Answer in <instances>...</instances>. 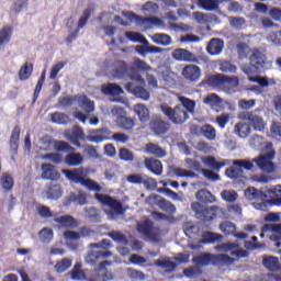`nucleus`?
Masks as SVG:
<instances>
[{"mask_svg": "<svg viewBox=\"0 0 281 281\" xmlns=\"http://www.w3.org/2000/svg\"><path fill=\"white\" fill-rule=\"evenodd\" d=\"M180 104L175 108L162 103L159 105V111L168 119L172 124H186L190 120V113H194L196 109V101L188 99L187 97L178 98Z\"/></svg>", "mask_w": 281, "mask_h": 281, "instance_id": "obj_1", "label": "nucleus"}, {"mask_svg": "<svg viewBox=\"0 0 281 281\" xmlns=\"http://www.w3.org/2000/svg\"><path fill=\"white\" fill-rule=\"evenodd\" d=\"M115 78H128L142 82V59L134 57L133 63L126 64L124 60H117L114 68Z\"/></svg>", "mask_w": 281, "mask_h": 281, "instance_id": "obj_2", "label": "nucleus"}, {"mask_svg": "<svg viewBox=\"0 0 281 281\" xmlns=\"http://www.w3.org/2000/svg\"><path fill=\"white\" fill-rule=\"evenodd\" d=\"M192 262L198 267H210V265H213V267H232V265L236 262V259L225 254L214 255L210 252H202L193 257Z\"/></svg>", "mask_w": 281, "mask_h": 281, "instance_id": "obj_3", "label": "nucleus"}, {"mask_svg": "<svg viewBox=\"0 0 281 281\" xmlns=\"http://www.w3.org/2000/svg\"><path fill=\"white\" fill-rule=\"evenodd\" d=\"M263 153L265 154L254 158L252 161H255L257 168H259L261 172L271 175L276 172V164L273 162V159H276V149H273V143H267Z\"/></svg>", "mask_w": 281, "mask_h": 281, "instance_id": "obj_4", "label": "nucleus"}, {"mask_svg": "<svg viewBox=\"0 0 281 281\" xmlns=\"http://www.w3.org/2000/svg\"><path fill=\"white\" fill-rule=\"evenodd\" d=\"M263 153L265 154L254 158L252 161H255L257 168H259L261 172L271 175L276 172V164L273 162V159H276V149H273V143H267Z\"/></svg>", "mask_w": 281, "mask_h": 281, "instance_id": "obj_5", "label": "nucleus"}, {"mask_svg": "<svg viewBox=\"0 0 281 281\" xmlns=\"http://www.w3.org/2000/svg\"><path fill=\"white\" fill-rule=\"evenodd\" d=\"M232 85L235 87L238 85V77L216 74L207 76L201 81L200 87H212V89H222V91H227V89H232Z\"/></svg>", "mask_w": 281, "mask_h": 281, "instance_id": "obj_6", "label": "nucleus"}, {"mask_svg": "<svg viewBox=\"0 0 281 281\" xmlns=\"http://www.w3.org/2000/svg\"><path fill=\"white\" fill-rule=\"evenodd\" d=\"M94 199H97V201H99V203L102 205L110 207V211H108V216L111 218H115V216H123V214L126 212V209H124L122 202L111 195L95 193Z\"/></svg>", "mask_w": 281, "mask_h": 281, "instance_id": "obj_7", "label": "nucleus"}, {"mask_svg": "<svg viewBox=\"0 0 281 281\" xmlns=\"http://www.w3.org/2000/svg\"><path fill=\"white\" fill-rule=\"evenodd\" d=\"M191 209L195 212L196 217L204 223H210L223 214V209L220 206L203 207L199 202H193Z\"/></svg>", "mask_w": 281, "mask_h": 281, "instance_id": "obj_8", "label": "nucleus"}, {"mask_svg": "<svg viewBox=\"0 0 281 281\" xmlns=\"http://www.w3.org/2000/svg\"><path fill=\"white\" fill-rule=\"evenodd\" d=\"M113 256V252L111 250L105 251H89L87 256L85 257V260L87 265H90V267H98L100 269H106V267L111 266V261H106V258H111ZM105 260V261H102Z\"/></svg>", "mask_w": 281, "mask_h": 281, "instance_id": "obj_9", "label": "nucleus"}, {"mask_svg": "<svg viewBox=\"0 0 281 281\" xmlns=\"http://www.w3.org/2000/svg\"><path fill=\"white\" fill-rule=\"evenodd\" d=\"M249 66L244 68V71L249 76L255 71H260V69H265L267 67V54L261 52L260 49H254L249 55Z\"/></svg>", "mask_w": 281, "mask_h": 281, "instance_id": "obj_10", "label": "nucleus"}, {"mask_svg": "<svg viewBox=\"0 0 281 281\" xmlns=\"http://www.w3.org/2000/svg\"><path fill=\"white\" fill-rule=\"evenodd\" d=\"M237 117L238 120L249 122L254 131H258L259 133H262V131H265V127L267 126V124L265 123V119H262V116L258 115L254 111L239 112Z\"/></svg>", "mask_w": 281, "mask_h": 281, "instance_id": "obj_11", "label": "nucleus"}, {"mask_svg": "<svg viewBox=\"0 0 281 281\" xmlns=\"http://www.w3.org/2000/svg\"><path fill=\"white\" fill-rule=\"evenodd\" d=\"M111 113L112 115H117L115 122L119 128H122L123 131H133V128H135V120L124 115V113H126L124 108L114 106L112 108Z\"/></svg>", "mask_w": 281, "mask_h": 281, "instance_id": "obj_12", "label": "nucleus"}, {"mask_svg": "<svg viewBox=\"0 0 281 281\" xmlns=\"http://www.w3.org/2000/svg\"><path fill=\"white\" fill-rule=\"evenodd\" d=\"M171 56L175 60H178V63H195V65H202L205 63V60L196 55H194L192 52L186 49V48H176Z\"/></svg>", "mask_w": 281, "mask_h": 281, "instance_id": "obj_13", "label": "nucleus"}, {"mask_svg": "<svg viewBox=\"0 0 281 281\" xmlns=\"http://www.w3.org/2000/svg\"><path fill=\"white\" fill-rule=\"evenodd\" d=\"M142 234L145 240H148L149 243H159L161 231L159 227H155L153 222L144 221L142 223Z\"/></svg>", "mask_w": 281, "mask_h": 281, "instance_id": "obj_14", "label": "nucleus"}, {"mask_svg": "<svg viewBox=\"0 0 281 281\" xmlns=\"http://www.w3.org/2000/svg\"><path fill=\"white\" fill-rule=\"evenodd\" d=\"M147 205H150V207H155V205H158L160 210H164V212H177V207L171 202L167 201L164 198H160L157 194H151L146 199Z\"/></svg>", "mask_w": 281, "mask_h": 281, "instance_id": "obj_15", "label": "nucleus"}, {"mask_svg": "<svg viewBox=\"0 0 281 281\" xmlns=\"http://www.w3.org/2000/svg\"><path fill=\"white\" fill-rule=\"evenodd\" d=\"M93 133H97V134L87 136L88 142H92L94 144H101V142L113 139V132H111L109 127L94 130Z\"/></svg>", "mask_w": 281, "mask_h": 281, "instance_id": "obj_16", "label": "nucleus"}, {"mask_svg": "<svg viewBox=\"0 0 281 281\" xmlns=\"http://www.w3.org/2000/svg\"><path fill=\"white\" fill-rule=\"evenodd\" d=\"M182 77L189 82H199L201 79V68L196 65L189 64L182 69Z\"/></svg>", "mask_w": 281, "mask_h": 281, "instance_id": "obj_17", "label": "nucleus"}, {"mask_svg": "<svg viewBox=\"0 0 281 281\" xmlns=\"http://www.w3.org/2000/svg\"><path fill=\"white\" fill-rule=\"evenodd\" d=\"M149 128L155 135H166L170 131V123L156 117L149 122Z\"/></svg>", "mask_w": 281, "mask_h": 281, "instance_id": "obj_18", "label": "nucleus"}, {"mask_svg": "<svg viewBox=\"0 0 281 281\" xmlns=\"http://www.w3.org/2000/svg\"><path fill=\"white\" fill-rule=\"evenodd\" d=\"M63 175H65L66 179L71 183H85V169L76 168V169H64Z\"/></svg>", "mask_w": 281, "mask_h": 281, "instance_id": "obj_19", "label": "nucleus"}, {"mask_svg": "<svg viewBox=\"0 0 281 281\" xmlns=\"http://www.w3.org/2000/svg\"><path fill=\"white\" fill-rule=\"evenodd\" d=\"M41 177L46 181H58V179H60V172H58L56 166L52 164H42Z\"/></svg>", "mask_w": 281, "mask_h": 281, "instance_id": "obj_20", "label": "nucleus"}, {"mask_svg": "<svg viewBox=\"0 0 281 281\" xmlns=\"http://www.w3.org/2000/svg\"><path fill=\"white\" fill-rule=\"evenodd\" d=\"M145 168L149 170V172H153V175H156V177H161L164 175V165L161 164V160L157 158H146L144 161Z\"/></svg>", "mask_w": 281, "mask_h": 281, "instance_id": "obj_21", "label": "nucleus"}, {"mask_svg": "<svg viewBox=\"0 0 281 281\" xmlns=\"http://www.w3.org/2000/svg\"><path fill=\"white\" fill-rule=\"evenodd\" d=\"M76 102L78 108L85 111V113H93L95 111V103L86 94L76 95Z\"/></svg>", "mask_w": 281, "mask_h": 281, "instance_id": "obj_22", "label": "nucleus"}, {"mask_svg": "<svg viewBox=\"0 0 281 281\" xmlns=\"http://www.w3.org/2000/svg\"><path fill=\"white\" fill-rule=\"evenodd\" d=\"M21 142V126L15 125L12 130L9 140L10 151L12 155H19V144Z\"/></svg>", "mask_w": 281, "mask_h": 281, "instance_id": "obj_23", "label": "nucleus"}, {"mask_svg": "<svg viewBox=\"0 0 281 281\" xmlns=\"http://www.w3.org/2000/svg\"><path fill=\"white\" fill-rule=\"evenodd\" d=\"M64 162L66 166H69V168H78V166L85 164V157L80 153L70 151L65 156Z\"/></svg>", "mask_w": 281, "mask_h": 281, "instance_id": "obj_24", "label": "nucleus"}, {"mask_svg": "<svg viewBox=\"0 0 281 281\" xmlns=\"http://www.w3.org/2000/svg\"><path fill=\"white\" fill-rule=\"evenodd\" d=\"M223 47H225V42L221 38L213 37L206 46V52L210 56H218L222 54Z\"/></svg>", "mask_w": 281, "mask_h": 281, "instance_id": "obj_25", "label": "nucleus"}, {"mask_svg": "<svg viewBox=\"0 0 281 281\" xmlns=\"http://www.w3.org/2000/svg\"><path fill=\"white\" fill-rule=\"evenodd\" d=\"M144 153L147 155H153V157H157L158 159H161L167 155L166 149L161 148L159 144L155 143H147L144 147Z\"/></svg>", "mask_w": 281, "mask_h": 281, "instance_id": "obj_26", "label": "nucleus"}, {"mask_svg": "<svg viewBox=\"0 0 281 281\" xmlns=\"http://www.w3.org/2000/svg\"><path fill=\"white\" fill-rule=\"evenodd\" d=\"M266 196H269V205H281V186H276L266 191Z\"/></svg>", "mask_w": 281, "mask_h": 281, "instance_id": "obj_27", "label": "nucleus"}, {"mask_svg": "<svg viewBox=\"0 0 281 281\" xmlns=\"http://www.w3.org/2000/svg\"><path fill=\"white\" fill-rule=\"evenodd\" d=\"M55 223L61 225V227H67L68 229H76L80 225L78 221L71 215H63L60 217H56Z\"/></svg>", "mask_w": 281, "mask_h": 281, "instance_id": "obj_28", "label": "nucleus"}, {"mask_svg": "<svg viewBox=\"0 0 281 281\" xmlns=\"http://www.w3.org/2000/svg\"><path fill=\"white\" fill-rule=\"evenodd\" d=\"M262 265L268 271H279L280 270V259L278 257L263 255Z\"/></svg>", "mask_w": 281, "mask_h": 281, "instance_id": "obj_29", "label": "nucleus"}, {"mask_svg": "<svg viewBox=\"0 0 281 281\" xmlns=\"http://www.w3.org/2000/svg\"><path fill=\"white\" fill-rule=\"evenodd\" d=\"M221 240H223V235L207 231L202 234L200 243L202 245H212V243H221Z\"/></svg>", "mask_w": 281, "mask_h": 281, "instance_id": "obj_30", "label": "nucleus"}, {"mask_svg": "<svg viewBox=\"0 0 281 281\" xmlns=\"http://www.w3.org/2000/svg\"><path fill=\"white\" fill-rule=\"evenodd\" d=\"M205 166L212 168V170H221V168H225L227 166V160L217 161L214 156H207L202 159Z\"/></svg>", "mask_w": 281, "mask_h": 281, "instance_id": "obj_31", "label": "nucleus"}, {"mask_svg": "<svg viewBox=\"0 0 281 281\" xmlns=\"http://www.w3.org/2000/svg\"><path fill=\"white\" fill-rule=\"evenodd\" d=\"M1 188L4 192H12L14 190V178L8 172H3L0 178Z\"/></svg>", "mask_w": 281, "mask_h": 281, "instance_id": "obj_32", "label": "nucleus"}, {"mask_svg": "<svg viewBox=\"0 0 281 281\" xmlns=\"http://www.w3.org/2000/svg\"><path fill=\"white\" fill-rule=\"evenodd\" d=\"M235 135H238V137H241V139H245L251 135V126L247 123L239 122L234 127Z\"/></svg>", "mask_w": 281, "mask_h": 281, "instance_id": "obj_33", "label": "nucleus"}, {"mask_svg": "<svg viewBox=\"0 0 281 281\" xmlns=\"http://www.w3.org/2000/svg\"><path fill=\"white\" fill-rule=\"evenodd\" d=\"M101 90L104 95H122V93H124V89L117 83H108L102 86Z\"/></svg>", "mask_w": 281, "mask_h": 281, "instance_id": "obj_34", "label": "nucleus"}, {"mask_svg": "<svg viewBox=\"0 0 281 281\" xmlns=\"http://www.w3.org/2000/svg\"><path fill=\"white\" fill-rule=\"evenodd\" d=\"M164 49L157 46H150L148 40L145 36H142V56H146V54H161Z\"/></svg>", "mask_w": 281, "mask_h": 281, "instance_id": "obj_35", "label": "nucleus"}, {"mask_svg": "<svg viewBox=\"0 0 281 281\" xmlns=\"http://www.w3.org/2000/svg\"><path fill=\"white\" fill-rule=\"evenodd\" d=\"M33 72H34V64L26 61L20 68L18 76L22 81L30 80V77L32 76Z\"/></svg>", "mask_w": 281, "mask_h": 281, "instance_id": "obj_36", "label": "nucleus"}, {"mask_svg": "<svg viewBox=\"0 0 281 281\" xmlns=\"http://www.w3.org/2000/svg\"><path fill=\"white\" fill-rule=\"evenodd\" d=\"M195 199H198V201H201V203H214V201H216V196H214L212 192L205 189L199 190L195 193Z\"/></svg>", "mask_w": 281, "mask_h": 281, "instance_id": "obj_37", "label": "nucleus"}, {"mask_svg": "<svg viewBox=\"0 0 281 281\" xmlns=\"http://www.w3.org/2000/svg\"><path fill=\"white\" fill-rule=\"evenodd\" d=\"M198 5L206 12H214V10H218L221 2L218 0H198Z\"/></svg>", "mask_w": 281, "mask_h": 281, "instance_id": "obj_38", "label": "nucleus"}, {"mask_svg": "<svg viewBox=\"0 0 281 281\" xmlns=\"http://www.w3.org/2000/svg\"><path fill=\"white\" fill-rule=\"evenodd\" d=\"M71 280L85 281L87 280V274L82 271V263L77 262L72 270L70 271Z\"/></svg>", "mask_w": 281, "mask_h": 281, "instance_id": "obj_39", "label": "nucleus"}, {"mask_svg": "<svg viewBox=\"0 0 281 281\" xmlns=\"http://www.w3.org/2000/svg\"><path fill=\"white\" fill-rule=\"evenodd\" d=\"M153 41L154 43H156V45H162L164 47H168V45L172 43V37H170V35L166 33H156L153 36Z\"/></svg>", "mask_w": 281, "mask_h": 281, "instance_id": "obj_40", "label": "nucleus"}, {"mask_svg": "<svg viewBox=\"0 0 281 281\" xmlns=\"http://www.w3.org/2000/svg\"><path fill=\"white\" fill-rule=\"evenodd\" d=\"M50 121L54 124H63L67 125L69 122H71V119H69V115L63 113V112H55L50 114Z\"/></svg>", "mask_w": 281, "mask_h": 281, "instance_id": "obj_41", "label": "nucleus"}, {"mask_svg": "<svg viewBox=\"0 0 281 281\" xmlns=\"http://www.w3.org/2000/svg\"><path fill=\"white\" fill-rule=\"evenodd\" d=\"M54 149L57 153H76V148H74L69 143L65 140H55Z\"/></svg>", "mask_w": 281, "mask_h": 281, "instance_id": "obj_42", "label": "nucleus"}, {"mask_svg": "<svg viewBox=\"0 0 281 281\" xmlns=\"http://www.w3.org/2000/svg\"><path fill=\"white\" fill-rule=\"evenodd\" d=\"M254 160L237 159L233 161V166L241 170V175H245V170H254Z\"/></svg>", "mask_w": 281, "mask_h": 281, "instance_id": "obj_43", "label": "nucleus"}, {"mask_svg": "<svg viewBox=\"0 0 281 281\" xmlns=\"http://www.w3.org/2000/svg\"><path fill=\"white\" fill-rule=\"evenodd\" d=\"M156 265L160 267L161 269H165L168 273H172V271L177 270V263L172 261L170 258L167 259H158Z\"/></svg>", "mask_w": 281, "mask_h": 281, "instance_id": "obj_44", "label": "nucleus"}, {"mask_svg": "<svg viewBox=\"0 0 281 281\" xmlns=\"http://www.w3.org/2000/svg\"><path fill=\"white\" fill-rule=\"evenodd\" d=\"M46 196L52 200L60 199L63 196V189L58 184H49Z\"/></svg>", "mask_w": 281, "mask_h": 281, "instance_id": "obj_45", "label": "nucleus"}, {"mask_svg": "<svg viewBox=\"0 0 281 281\" xmlns=\"http://www.w3.org/2000/svg\"><path fill=\"white\" fill-rule=\"evenodd\" d=\"M171 172H173L176 177H180V178L194 179L195 177H198V175L194 171L187 170L180 167H173L171 169Z\"/></svg>", "mask_w": 281, "mask_h": 281, "instance_id": "obj_46", "label": "nucleus"}, {"mask_svg": "<svg viewBox=\"0 0 281 281\" xmlns=\"http://www.w3.org/2000/svg\"><path fill=\"white\" fill-rule=\"evenodd\" d=\"M69 140L71 142V144H74V146L80 148V140H85V132L81 128L74 130Z\"/></svg>", "mask_w": 281, "mask_h": 281, "instance_id": "obj_47", "label": "nucleus"}, {"mask_svg": "<svg viewBox=\"0 0 281 281\" xmlns=\"http://www.w3.org/2000/svg\"><path fill=\"white\" fill-rule=\"evenodd\" d=\"M201 133L206 139H209V142H214V139H216V128H214V126L211 124H204L201 127Z\"/></svg>", "mask_w": 281, "mask_h": 281, "instance_id": "obj_48", "label": "nucleus"}, {"mask_svg": "<svg viewBox=\"0 0 281 281\" xmlns=\"http://www.w3.org/2000/svg\"><path fill=\"white\" fill-rule=\"evenodd\" d=\"M86 217L92 221V223H100L101 216H100V210L97 207H88L85 210Z\"/></svg>", "mask_w": 281, "mask_h": 281, "instance_id": "obj_49", "label": "nucleus"}, {"mask_svg": "<svg viewBox=\"0 0 281 281\" xmlns=\"http://www.w3.org/2000/svg\"><path fill=\"white\" fill-rule=\"evenodd\" d=\"M220 229L226 236H234V233L236 232V225L229 221L222 222L220 224Z\"/></svg>", "mask_w": 281, "mask_h": 281, "instance_id": "obj_50", "label": "nucleus"}, {"mask_svg": "<svg viewBox=\"0 0 281 281\" xmlns=\"http://www.w3.org/2000/svg\"><path fill=\"white\" fill-rule=\"evenodd\" d=\"M203 103L209 106H218V104L223 103V99H221L216 93H210L204 98Z\"/></svg>", "mask_w": 281, "mask_h": 281, "instance_id": "obj_51", "label": "nucleus"}, {"mask_svg": "<svg viewBox=\"0 0 281 281\" xmlns=\"http://www.w3.org/2000/svg\"><path fill=\"white\" fill-rule=\"evenodd\" d=\"M10 38H12V26H4L0 30V45H5V43H10Z\"/></svg>", "mask_w": 281, "mask_h": 281, "instance_id": "obj_52", "label": "nucleus"}, {"mask_svg": "<svg viewBox=\"0 0 281 281\" xmlns=\"http://www.w3.org/2000/svg\"><path fill=\"white\" fill-rule=\"evenodd\" d=\"M245 196L248 201H258L262 196V193L258 189L249 187L245 190Z\"/></svg>", "mask_w": 281, "mask_h": 281, "instance_id": "obj_53", "label": "nucleus"}, {"mask_svg": "<svg viewBox=\"0 0 281 281\" xmlns=\"http://www.w3.org/2000/svg\"><path fill=\"white\" fill-rule=\"evenodd\" d=\"M71 265L72 261L70 258H64L60 261H57V263L55 265V269L57 273H65V271H67V269H69Z\"/></svg>", "mask_w": 281, "mask_h": 281, "instance_id": "obj_54", "label": "nucleus"}, {"mask_svg": "<svg viewBox=\"0 0 281 281\" xmlns=\"http://www.w3.org/2000/svg\"><path fill=\"white\" fill-rule=\"evenodd\" d=\"M228 23L234 30H243L245 27V23L247 22L245 18L229 16Z\"/></svg>", "mask_w": 281, "mask_h": 281, "instance_id": "obj_55", "label": "nucleus"}, {"mask_svg": "<svg viewBox=\"0 0 281 281\" xmlns=\"http://www.w3.org/2000/svg\"><path fill=\"white\" fill-rule=\"evenodd\" d=\"M108 236L112 238L114 243H120L121 245H128V238H126V235L120 232L112 231L108 234Z\"/></svg>", "mask_w": 281, "mask_h": 281, "instance_id": "obj_56", "label": "nucleus"}, {"mask_svg": "<svg viewBox=\"0 0 281 281\" xmlns=\"http://www.w3.org/2000/svg\"><path fill=\"white\" fill-rule=\"evenodd\" d=\"M225 175L228 179H240L243 177V170L233 165L225 170Z\"/></svg>", "mask_w": 281, "mask_h": 281, "instance_id": "obj_57", "label": "nucleus"}, {"mask_svg": "<svg viewBox=\"0 0 281 281\" xmlns=\"http://www.w3.org/2000/svg\"><path fill=\"white\" fill-rule=\"evenodd\" d=\"M221 196L226 203H234L238 199V193L234 190H224L222 191Z\"/></svg>", "mask_w": 281, "mask_h": 281, "instance_id": "obj_58", "label": "nucleus"}, {"mask_svg": "<svg viewBox=\"0 0 281 281\" xmlns=\"http://www.w3.org/2000/svg\"><path fill=\"white\" fill-rule=\"evenodd\" d=\"M81 186H83L91 192H102V186H100L98 182L89 178L85 179Z\"/></svg>", "mask_w": 281, "mask_h": 281, "instance_id": "obj_59", "label": "nucleus"}, {"mask_svg": "<svg viewBox=\"0 0 281 281\" xmlns=\"http://www.w3.org/2000/svg\"><path fill=\"white\" fill-rule=\"evenodd\" d=\"M69 199L72 203H77V205H87V193H83V192H79L78 194L70 193Z\"/></svg>", "mask_w": 281, "mask_h": 281, "instance_id": "obj_60", "label": "nucleus"}, {"mask_svg": "<svg viewBox=\"0 0 281 281\" xmlns=\"http://www.w3.org/2000/svg\"><path fill=\"white\" fill-rule=\"evenodd\" d=\"M66 65L67 61H58L57 64H55L50 69L49 79L56 80V78H58V74H60V70H63Z\"/></svg>", "mask_w": 281, "mask_h": 281, "instance_id": "obj_61", "label": "nucleus"}, {"mask_svg": "<svg viewBox=\"0 0 281 281\" xmlns=\"http://www.w3.org/2000/svg\"><path fill=\"white\" fill-rule=\"evenodd\" d=\"M119 157L122 161H133L135 159V155L126 147H122L119 150Z\"/></svg>", "mask_w": 281, "mask_h": 281, "instance_id": "obj_62", "label": "nucleus"}, {"mask_svg": "<svg viewBox=\"0 0 281 281\" xmlns=\"http://www.w3.org/2000/svg\"><path fill=\"white\" fill-rule=\"evenodd\" d=\"M256 106V99H240L238 101V108L241 109V111H249V109H254Z\"/></svg>", "mask_w": 281, "mask_h": 281, "instance_id": "obj_63", "label": "nucleus"}, {"mask_svg": "<svg viewBox=\"0 0 281 281\" xmlns=\"http://www.w3.org/2000/svg\"><path fill=\"white\" fill-rule=\"evenodd\" d=\"M267 41L277 47H281V31H276L267 36Z\"/></svg>", "mask_w": 281, "mask_h": 281, "instance_id": "obj_64", "label": "nucleus"}]
</instances>
